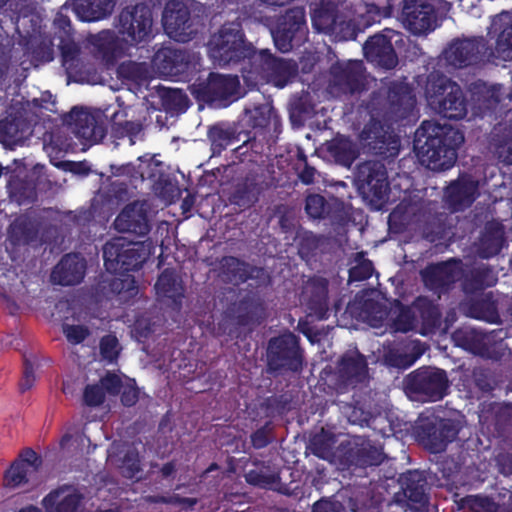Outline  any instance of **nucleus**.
I'll list each match as a JSON object with an SVG mask.
<instances>
[{
  "instance_id": "f257e3e1",
  "label": "nucleus",
  "mask_w": 512,
  "mask_h": 512,
  "mask_svg": "<svg viewBox=\"0 0 512 512\" xmlns=\"http://www.w3.org/2000/svg\"><path fill=\"white\" fill-rule=\"evenodd\" d=\"M463 141L462 133L452 126L425 121L416 131L414 148L421 164L440 171L454 165L456 149Z\"/></svg>"
},
{
  "instance_id": "f03ea898",
  "label": "nucleus",
  "mask_w": 512,
  "mask_h": 512,
  "mask_svg": "<svg viewBox=\"0 0 512 512\" xmlns=\"http://www.w3.org/2000/svg\"><path fill=\"white\" fill-rule=\"evenodd\" d=\"M426 98L431 108L446 118L458 119L466 114L460 87L445 77L428 80Z\"/></svg>"
},
{
  "instance_id": "7ed1b4c3",
  "label": "nucleus",
  "mask_w": 512,
  "mask_h": 512,
  "mask_svg": "<svg viewBox=\"0 0 512 512\" xmlns=\"http://www.w3.org/2000/svg\"><path fill=\"white\" fill-rule=\"evenodd\" d=\"M356 186L373 209H381L389 200L386 173L383 165L365 163L358 169Z\"/></svg>"
},
{
  "instance_id": "20e7f679",
  "label": "nucleus",
  "mask_w": 512,
  "mask_h": 512,
  "mask_svg": "<svg viewBox=\"0 0 512 512\" xmlns=\"http://www.w3.org/2000/svg\"><path fill=\"white\" fill-rule=\"evenodd\" d=\"M210 57L219 64H226L242 57L246 51L238 24L224 26L209 41Z\"/></svg>"
},
{
  "instance_id": "39448f33",
  "label": "nucleus",
  "mask_w": 512,
  "mask_h": 512,
  "mask_svg": "<svg viewBox=\"0 0 512 512\" xmlns=\"http://www.w3.org/2000/svg\"><path fill=\"white\" fill-rule=\"evenodd\" d=\"M125 243V239L118 238L104 246L103 254L107 270L114 272L118 269L129 270L136 268L146 259L148 253L143 252L142 244H129L124 249Z\"/></svg>"
},
{
  "instance_id": "423d86ee",
  "label": "nucleus",
  "mask_w": 512,
  "mask_h": 512,
  "mask_svg": "<svg viewBox=\"0 0 512 512\" xmlns=\"http://www.w3.org/2000/svg\"><path fill=\"white\" fill-rule=\"evenodd\" d=\"M163 25L168 36L179 42L190 40L193 29L188 19V9L183 0H170L163 13Z\"/></svg>"
},
{
  "instance_id": "0eeeda50",
  "label": "nucleus",
  "mask_w": 512,
  "mask_h": 512,
  "mask_svg": "<svg viewBox=\"0 0 512 512\" xmlns=\"http://www.w3.org/2000/svg\"><path fill=\"white\" fill-rule=\"evenodd\" d=\"M314 28L336 39H348L354 37L355 27L350 22L338 20L335 11L332 8L321 6L316 9L312 15Z\"/></svg>"
},
{
  "instance_id": "6e6552de",
  "label": "nucleus",
  "mask_w": 512,
  "mask_h": 512,
  "mask_svg": "<svg viewBox=\"0 0 512 512\" xmlns=\"http://www.w3.org/2000/svg\"><path fill=\"white\" fill-rule=\"evenodd\" d=\"M39 459L32 450L24 452L22 458L14 462L6 471L4 484L8 488H18L31 481L38 469Z\"/></svg>"
},
{
  "instance_id": "1a4fd4ad",
  "label": "nucleus",
  "mask_w": 512,
  "mask_h": 512,
  "mask_svg": "<svg viewBox=\"0 0 512 512\" xmlns=\"http://www.w3.org/2000/svg\"><path fill=\"white\" fill-rule=\"evenodd\" d=\"M120 22L121 32L127 34L133 43L141 42L151 32V15L144 7H136L134 13L130 11L122 12Z\"/></svg>"
},
{
  "instance_id": "9d476101",
  "label": "nucleus",
  "mask_w": 512,
  "mask_h": 512,
  "mask_svg": "<svg viewBox=\"0 0 512 512\" xmlns=\"http://www.w3.org/2000/svg\"><path fill=\"white\" fill-rule=\"evenodd\" d=\"M364 53L369 61L385 69H391L397 64V57L388 35L371 37L364 45Z\"/></svg>"
},
{
  "instance_id": "9b49d317",
  "label": "nucleus",
  "mask_w": 512,
  "mask_h": 512,
  "mask_svg": "<svg viewBox=\"0 0 512 512\" xmlns=\"http://www.w3.org/2000/svg\"><path fill=\"white\" fill-rule=\"evenodd\" d=\"M304 22L302 9L291 10L285 16V26L272 33L275 45L280 51L287 52L293 47L292 40L295 34H303Z\"/></svg>"
},
{
  "instance_id": "f8f14e48",
  "label": "nucleus",
  "mask_w": 512,
  "mask_h": 512,
  "mask_svg": "<svg viewBox=\"0 0 512 512\" xmlns=\"http://www.w3.org/2000/svg\"><path fill=\"white\" fill-rule=\"evenodd\" d=\"M115 228L120 232H133L139 235L148 231L143 203H134L123 209L115 220Z\"/></svg>"
},
{
  "instance_id": "ddd939ff",
  "label": "nucleus",
  "mask_w": 512,
  "mask_h": 512,
  "mask_svg": "<svg viewBox=\"0 0 512 512\" xmlns=\"http://www.w3.org/2000/svg\"><path fill=\"white\" fill-rule=\"evenodd\" d=\"M85 263L77 254L65 256L52 272V280L61 285L78 283L84 275Z\"/></svg>"
},
{
  "instance_id": "4468645a",
  "label": "nucleus",
  "mask_w": 512,
  "mask_h": 512,
  "mask_svg": "<svg viewBox=\"0 0 512 512\" xmlns=\"http://www.w3.org/2000/svg\"><path fill=\"white\" fill-rule=\"evenodd\" d=\"M71 117L74 119V133L77 137L90 143L103 139L104 128L97 123L92 114L84 110H73Z\"/></svg>"
},
{
  "instance_id": "2eb2a0df",
  "label": "nucleus",
  "mask_w": 512,
  "mask_h": 512,
  "mask_svg": "<svg viewBox=\"0 0 512 512\" xmlns=\"http://www.w3.org/2000/svg\"><path fill=\"white\" fill-rule=\"evenodd\" d=\"M102 385L111 394L122 391L121 399L124 405L131 406L138 399L139 392L135 387V381L126 376L108 373L102 378Z\"/></svg>"
},
{
  "instance_id": "dca6fc26",
  "label": "nucleus",
  "mask_w": 512,
  "mask_h": 512,
  "mask_svg": "<svg viewBox=\"0 0 512 512\" xmlns=\"http://www.w3.org/2000/svg\"><path fill=\"white\" fill-rule=\"evenodd\" d=\"M434 23L435 18L429 5H422L414 10L407 8L405 11V24L415 34L425 33L434 29Z\"/></svg>"
},
{
  "instance_id": "f3484780",
  "label": "nucleus",
  "mask_w": 512,
  "mask_h": 512,
  "mask_svg": "<svg viewBox=\"0 0 512 512\" xmlns=\"http://www.w3.org/2000/svg\"><path fill=\"white\" fill-rule=\"evenodd\" d=\"M156 294L158 298L166 303H177L183 296V287L181 281L172 271H164L158 278L156 285Z\"/></svg>"
},
{
  "instance_id": "a211bd4d",
  "label": "nucleus",
  "mask_w": 512,
  "mask_h": 512,
  "mask_svg": "<svg viewBox=\"0 0 512 512\" xmlns=\"http://www.w3.org/2000/svg\"><path fill=\"white\" fill-rule=\"evenodd\" d=\"M75 11L83 21H97L110 14L114 0H76Z\"/></svg>"
},
{
  "instance_id": "6ab92c4d",
  "label": "nucleus",
  "mask_w": 512,
  "mask_h": 512,
  "mask_svg": "<svg viewBox=\"0 0 512 512\" xmlns=\"http://www.w3.org/2000/svg\"><path fill=\"white\" fill-rule=\"evenodd\" d=\"M108 461L117 466L124 476L134 477L139 471L138 455L134 451L124 450L120 445H113L108 452Z\"/></svg>"
},
{
  "instance_id": "aec40b11",
  "label": "nucleus",
  "mask_w": 512,
  "mask_h": 512,
  "mask_svg": "<svg viewBox=\"0 0 512 512\" xmlns=\"http://www.w3.org/2000/svg\"><path fill=\"white\" fill-rule=\"evenodd\" d=\"M78 496L71 489L50 493L43 499L47 512H77Z\"/></svg>"
},
{
  "instance_id": "412c9836",
  "label": "nucleus",
  "mask_w": 512,
  "mask_h": 512,
  "mask_svg": "<svg viewBox=\"0 0 512 512\" xmlns=\"http://www.w3.org/2000/svg\"><path fill=\"white\" fill-rule=\"evenodd\" d=\"M477 183L463 178L447 188L446 195L456 209L469 205L476 196Z\"/></svg>"
},
{
  "instance_id": "4be33fe9",
  "label": "nucleus",
  "mask_w": 512,
  "mask_h": 512,
  "mask_svg": "<svg viewBox=\"0 0 512 512\" xmlns=\"http://www.w3.org/2000/svg\"><path fill=\"white\" fill-rule=\"evenodd\" d=\"M420 377L423 382L422 388L431 400L436 401L443 397L447 388V378L444 371L433 368L422 373Z\"/></svg>"
},
{
  "instance_id": "5701e85b",
  "label": "nucleus",
  "mask_w": 512,
  "mask_h": 512,
  "mask_svg": "<svg viewBox=\"0 0 512 512\" xmlns=\"http://www.w3.org/2000/svg\"><path fill=\"white\" fill-rule=\"evenodd\" d=\"M265 65L270 71L268 81L275 86L283 87L287 80L295 73V66L283 59L273 58L271 55L264 54Z\"/></svg>"
},
{
  "instance_id": "b1692460",
  "label": "nucleus",
  "mask_w": 512,
  "mask_h": 512,
  "mask_svg": "<svg viewBox=\"0 0 512 512\" xmlns=\"http://www.w3.org/2000/svg\"><path fill=\"white\" fill-rule=\"evenodd\" d=\"M327 151L338 163L349 166L356 157V150L345 137H336L327 144Z\"/></svg>"
},
{
  "instance_id": "393cba45",
  "label": "nucleus",
  "mask_w": 512,
  "mask_h": 512,
  "mask_svg": "<svg viewBox=\"0 0 512 512\" xmlns=\"http://www.w3.org/2000/svg\"><path fill=\"white\" fill-rule=\"evenodd\" d=\"M217 97L221 99H229L238 96L239 80L233 76H213L209 84Z\"/></svg>"
},
{
  "instance_id": "a878e982",
  "label": "nucleus",
  "mask_w": 512,
  "mask_h": 512,
  "mask_svg": "<svg viewBox=\"0 0 512 512\" xmlns=\"http://www.w3.org/2000/svg\"><path fill=\"white\" fill-rule=\"evenodd\" d=\"M446 59L454 66L461 67L469 62L474 55V44L471 41H460L451 45L445 52Z\"/></svg>"
},
{
  "instance_id": "bb28decb",
  "label": "nucleus",
  "mask_w": 512,
  "mask_h": 512,
  "mask_svg": "<svg viewBox=\"0 0 512 512\" xmlns=\"http://www.w3.org/2000/svg\"><path fill=\"white\" fill-rule=\"evenodd\" d=\"M175 56V53L169 48L159 50L153 58L154 73L161 76H168L178 72L179 69H176L174 61Z\"/></svg>"
},
{
  "instance_id": "cd10ccee",
  "label": "nucleus",
  "mask_w": 512,
  "mask_h": 512,
  "mask_svg": "<svg viewBox=\"0 0 512 512\" xmlns=\"http://www.w3.org/2000/svg\"><path fill=\"white\" fill-rule=\"evenodd\" d=\"M118 73L122 78L138 83L146 81L148 78L152 77V74L149 72L146 65L134 62L121 64L118 69Z\"/></svg>"
},
{
  "instance_id": "c85d7f7f",
  "label": "nucleus",
  "mask_w": 512,
  "mask_h": 512,
  "mask_svg": "<svg viewBox=\"0 0 512 512\" xmlns=\"http://www.w3.org/2000/svg\"><path fill=\"white\" fill-rule=\"evenodd\" d=\"M296 347H297L296 336L291 333H288V334L282 335L279 338L271 340L268 350L271 354L285 357L289 353H294Z\"/></svg>"
},
{
  "instance_id": "c756f323",
  "label": "nucleus",
  "mask_w": 512,
  "mask_h": 512,
  "mask_svg": "<svg viewBox=\"0 0 512 512\" xmlns=\"http://www.w3.org/2000/svg\"><path fill=\"white\" fill-rule=\"evenodd\" d=\"M246 480L253 485L270 489H277L278 486V475L275 473L267 474L263 471L252 470L247 473Z\"/></svg>"
},
{
  "instance_id": "7c9ffc66",
  "label": "nucleus",
  "mask_w": 512,
  "mask_h": 512,
  "mask_svg": "<svg viewBox=\"0 0 512 512\" xmlns=\"http://www.w3.org/2000/svg\"><path fill=\"white\" fill-rule=\"evenodd\" d=\"M495 53L498 58L505 61L512 60V26L500 34Z\"/></svg>"
},
{
  "instance_id": "2f4dec72",
  "label": "nucleus",
  "mask_w": 512,
  "mask_h": 512,
  "mask_svg": "<svg viewBox=\"0 0 512 512\" xmlns=\"http://www.w3.org/2000/svg\"><path fill=\"white\" fill-rule=\"evenodd\" d=\"M1 131H5V133H6V135L4 136L2 141L4 143L13 144V145L22 142L23 139L25 138L26 134H28L27 129L24 130L22 128L21 130H19L17 128V124H14V123L8 124L5 122H1L0 123V132Z\"/></svg>"
},
{
  "instance_id": "473e14b6",
  "label": "nucleus",
  "mask_w": 512,
  "mask_h": 512,
  "mask_svg": "<svg viewBox=\"0 0 512 512\" xmlns=\"http://www.w3.org/2000/svg\"><path fill=\"white\" fill-rule=\"evenodd\" d=\"M119 345L115 336L108 335L103 337L100 343L101 355L108 361H113L119 354Z\"/></svg>"
},
{
  "instance_id": "72a5a7b5",
  "label": "nucleus",
  "mask_w": 512,
  "mask_h": 512,
  "mask_svg": "<svg viewBox=\"0 0 512 512\" xmlns=\"http://www.w3.org/2000/svg\"><path fill=\"white\" fill-rule=\"evenodd\" d=\"M342 366L348 375L357 376L364 372L366 363L361 356L355 354L349 359H343Z\"/></svg>"
},
{
  "instance_id": "f704fd0d",
  "label": "nucleus",
  "mask_w": 512,
  "mask_h": 512,
  "mask_svg": "<svg viewBox=\"0 0 512 512\" xmlns=\"http://www.w3.org/2000/svg\"><path fill=\"white\" fill-rule=\"evenodd\" d=\"M306 211L313 218H319L324 212V199L319 195H311L306 201Z\"/></svg>"
},
{
  "instance_id": "c9c22d12",
  "label": "nucleus",
  "mask_w": 512,
  "mask_h": 512,
  "mask_svg": "<svg viewBox=\"0 0 512 512\" xmlns=\"http://www.w3.org/2000/svg\"><path fill=\"white\" fill-rule=\"evenodd\" d=\"M103 388L106 390V387L101 384V386L94 385L88 386L84 393V399L88 405H99L104 400V392Z\"/></svg>"
},
{
  "instance_id": "e433bc0d",
  "label": "nucleus",
  "mask_w": 512,
  "mask_h": 512,
  "mask_svg": "<svg viewBox=\"0 0 512 512\" xmlns=\"http://www.w3.org/2000/svg\"><path fill=\"white\" fill-rule=\"evenodd\" d=\"M413 328V317L410 309L401 308L398 319L394 322L396 331L407 332Z\"/></svg>"
},
{
  "instance_id": "4c0bfd02",
  "label": "nucleus",
  "mask_w": 512,
  "mask_h": 512,
  "mask_svg": "<svg viewBox=\"0 0 512 512\" xmlns=\"http://www.w3.org/2000/svg\"><path fill=\"white\" fill-rule=\"evenodd\" d=\"M63 332L67 340L73 344L80 343L87 334V331L82 326L65 325Z\"/></svg>"
},
{
  "instance_id": "58836bf2",
  "label": "nucleus",
  "mask_w": 512,
  "mask_h": 512,
  "mask_svg": "<svg viewBox=\"0 0 512 512\" xmlns=\"http://www.w3.org/2000/svg\"><path fill=\"white\" fill-rule=\"evenodd\" d=\"M35 380H36V374H35L33 365L26 360L24 375L20 382V389L23 392L30 389L34 385Z\"/></svg>"
},
{
  "instance_id": "ea45409f",
  "label": "nucleus",
  "mask_w": 512,
  "mask_h": 512,
  "mask_svg": "<svg viewBox=\"0 0 512 512\" xmlns=\"http://www.w3.org/2000/svg\"><path fill=\"white\" fill-rule=\"evenodd\" d=\"M341 507L339 503L331 501H320L314 506L313 512H340Z\"/></svg>"
},
{
  "instance_id": "a19ab883",
  "label": "nucleus",
  "mask_w": 512,
  "mask_h": 512,
  "mask_svg": "<svg viewBox=\"0 0 512 512\" xmlns=\"http://www.w3.org/2000/svg\"><path fill=\"white\" fill-rule=\"evenodd\" d=\"M33 105L51 110L49 105H53L52 95L49 92L43 93L40 99H33Z\"/></svg>"
},
{
  "instance_id": "79ce46f5",
  "label": "nucleus",
  "mask_w": 512,
  "mask_h": 512,
  "mask_svg": "<svg viewBox=\"0 0 512 512\" xmlns=\"http://www.w3.org/2000/svg\"><path fill=\"white\" fill-rule=\"evenodd\" d=\"M373 128V131L370 128L364 129L362 132V137L364 139L378 138L380 135L379 128L376 127V124H373Z\"/></svg>"
},
{
  "instance_id": "37998d69",
  "label": "nucleus",
  "mask_w": 512,
  "mask_h": 512,
  "mask_svg": "<svg viewBox=\"0 0 512 512\" xmlns=\"http://www.w3.org/2000/svg\"><path fill=\"white\" fill-rule=\"evenodd\" d=\"M144 322H145L144 320H139L135 324L134 332L139 337H146L148 335V329H146V327L144 328Z\"/></svg>"
},
{
  "instance_id": "c03bdc74",
  "label": "nucleus",
  "mask_w": 512,
  "mask_h": 512,
  "mask_svg": "<svg viewBox=\"0 0 512 512\" xmlns=\"http://www.w3.org/2000/svg\"><path fill=\"white\" fill-rule=\"evenodd\" d=\"M451 270V265L443 264L438 267L433 268V274L437 276H441L442 274L448 273Z\"/></svg>"
},
{
  "instance_id": "a18cd8bd",
  "label": "nucleus",
  "mask_w": 512,
  "mask_h": 512,
  "mask_svg": "<svg viewBox=\"0 0 512 512\" xmlns=\"http://www.w3.org/2000/svg\"><path fill=\"white\" fill-rule=\"evenodd\" d=\"M71 439H72V434H71V433H68V432H67V433H65V434L62 436L61 440H60V446H61V448H62V449H66V448H68V447H69V443H70Z\"/></svg>"
},
{
  "instance_id": "49530a36",
  "label": "nucleus",
  "mask_w": 512,
  "mask_h": 512,
  "mask_svg": "<svg viewBox=\"0 0 512 512\" xmlns=\"http://www.w3.org/2000/svg\"><path fill=\"white\" fill-rule=\"evenodd\" d=\"M123 281L127 283L129 295H134L136 293V288L133 286L134 280L127 276Z\"/></svg>"
},
{
  "instance_id": "de8ad7c7",
  "label": "nucleus",
  "mask_w": 512,
  "mask_h": 512,
  "mask_svg": "<svg viewBox=\"0 0 512 512\" xmlns=\"http://www.w3.org/2000/svg\"><path fill=\"white\" fill-rule=\"evenodd\" d=\"M361 268L363 269V274L361 275L362 278L370 276L372 271V266L370 263H363Z\"/></svg>"
},
{
  "instance_id": "09e8293b",
  "label": "nucleus",
  "mask_w": 512,
  "mask_h": 512,
  "mask_svg": "<svg viewBox=\"0 0 512 512\" xmlns=\"http://www.w3.org/2000/svg\"><path fill=\"white\" fill-rule=\"evenodd\" d=\"M253 443H254L255 446L260 447V446H263L266 443V440L260 438V436L258 434H256L253 437Z\"/></svg>"
},
{
  "instance_id": "8fccbe9b",
  "label": "nucleus",
  "mask_w": 512,
  "mask_h": 512,
  "mask_svg": "<svg viewBox=\"0 0 512 512\" xmlns=\"http://www.w3.org/2000/svg\"><path fill=\"white\" fill-rule=\"evenodd\" d=\"M314 453H315L317 456L321 457V458H327V457H328V454H329V453H328V451L323 450V449L318 448V447H315V448H314Z\"/></svg>"
},
{
  "instance_id": "3c124183",
  "label": "nucleus",
  "mask_w": 512,
  "mask_h": 512,
  "mask_svg": "<svg viewBox=\"0 0 512 512\" xmlns=\"http://www.w3.org/2000/svg\"><path fill=\"white\" fill-rule=\"evenodd\" d=\"M63 166H65V168H66V167H69V169H70L71 171H73V172H78V171H79V169H78V168H80L81 164L65 163V164H63Z\"/></svg>"
},
{
  "instance_id": "603ef678",
  "label": "nucleus",
  "mask_w": 512,
  "mask_h": 512,
  "mask_svg": "<svg viewBox=\"0 0 512 512\" xmlns=\"http://www.w3.org/2000/svg\"><path fill=\"white\" fill-rule=\"evenodd\" d=\"M18 512H41L39 508L35 506H27L25 508H21Z\"/></svg>"
},
{
  "instance_id": "864d4df0",
  "label": "nucleus",
  "mask_w": 512,
  "mask_h": 512,
  "mask_svg": "<svg viewBox=\"0 0 512 512\" xmlns=\"http://www.w3.org/2000/svg\"><path fill=\"white\" fill-rule=\"evenodd\" d=\"M351 276H352L353 278H355V279L360 278V276L358 275V269H357V268H353V269L351 270Z\"/></svg>"
},
{
  "instance_id": "5fc2aeb1",
  "label": "nucleus",
  "mask_w": 512,
  "mask_h": 512,
  "mask_svg": "<svg viewBox=\"0 0 512 512\" xmlns=\"http://www.w3.org/2000/svg\"><path fill=\"white\" fill-rule=\"evenodd\" d=\"M505 161L508 162V163H512V155L511 156H507Z\"/></svg>"
},
{
  "instance_id": "6e6d98bb",
  "label": "nucleus",
  "mask_w": 512,
  "mask_h": 512,
  "mask_svg": "<svg viewBox=\"0 0 512 512\" xmlns=\"http://www.w3.org/2000/svg\"><path fill=\"white\" fill-rule=\"evenodd\" d=\"M170 470H171V469H170V467L166 466V467L164 468V473H165V474H169V473H170Z\"/></svg>"
},
{
  "instance_id": "4d7b16f0",
  "label": "nucleus",
  "mask_w": 512,
  "mask_h": 512,
  "mask_svg": "<svg viewBox=\"0 0 512 512\" xmlns=\"http://www.w3.org/2000/svg\"><path fill=\"white\" fill-rule=\"evenodd\" d=\"M303 181H304L305 183H309V182L311 181L310 176H309V177H307V178L303 176Z\"/></svg>"
},
{
  "instance_id": "13d9d810",
  "label": "nucleus",
  "mask_w": 512,
  "mask_h": 512,
  "mask_svg": "<svg viewBox=\"0 0 512 512\" xmlns=\"http://www.w3.org/2000/svg\"><path fill=\"white\" fill-rule=\"evenodd\" d=\"M146 176V173L144 171H141V177L144 178Z\"/></svg>"
},
{
  "instance_id": "bf43d9fd",
  "label": "nucleus",
  "mask_w": 512,
  "mask_h": 512,
  "mask_svg": "<svg viewBox=\"0 0 512 512\" xmlns=\"http://www.w3.org/2000/svg\"><path fill=\"white\" fill-rule=\"evenodd\" d=\"M5 2V0H0V6Z\"/></svg>"
}]
</instances>
